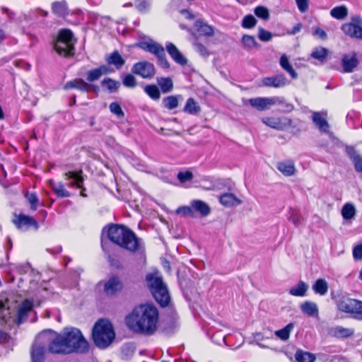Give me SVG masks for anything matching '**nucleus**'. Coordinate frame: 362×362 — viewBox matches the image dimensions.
Listing matches in <instances>:
<instances>
[{
  "label": "nucleus",
  "instance_id": "obj_1",
  "mask_svg": "<svg viewBox=\"0 0 362 362\" xmlns=\"http://www.w3.org/2000/svg\"><path fill=\"white\" fill-rule=\"evenodd\" d=\"M158 311L151 304H141L135 307L125 318L128 328L133 332L153 334L157 329Z\"/></svg>",
  "mask_w": 362,
  "mask_h": 362
},
{
  "label": "nucleus",
  "instance_id": "obj_2",
  "mask_svg": "<svg viewBox=\"0 0 362 362\" xmlns=\"http://www.w3.org/2000/svg\"><path fill=\"white\" fill-rule=\"evenodd\" d=\"M49 350L53 354L85 353L88 350V343L78 329L66 327L52 339Z\"/></svg>",
  "mask_w": 362,
  "mask_h": 362
},
{
  "label": "nucleus",
  "instance_id": "obj_3",
  "mask_svg": "<svg viewBox=\"0 0 362 362\" xmlns=\"http://www.w3.org/2000/svg\"><path fill=\"white\" fill-rule=\"evenodd\" d=\"M107 235L112 243L131 252L137 251L141 246V240L135 233L122 225L110 226Z\"/></svg>",
  "mask_w": 362,
  "mask_h": 362
},
{
  "label": "nucleus",
  "instance_id": "obj_4",
  "mask_svg": "<svg viewBox=\"0 0 362 362\" xmlns=\"http://www.w3.org/2000/svg\"><path fill=\"white\" fill-rule=\"evenodd\" d=\"M92 337L98 348L105 349L109 346L115 337L112 323L107 320H99L93 328Z\"/></svg>",
  "mask_w": 362,
  "mask_h": 362
},
{
  "label": "nucleus",
  "instance_id": "obj_5",
  "mask_svg": "<svg viewBox=\"0 0 362 362\" xmlns=\"http://www.w3.org/2000/svg\"><path fill=\"white\" fill-rule=\"evenodd\" d=\"M148 286L156 300L165 307L170 302V295L159 272H153L146 276Z\"/></svg>",
  "mask_w": 362,
  "mask_h": 362
},
{
  "label": "nucleus",
  "instance_id": "obj_6",
  "mask_svg": "<svg viewBox=\"0 0 362 362\" xmlns=\"http://www.w3.org/2000/svg\"><path fill=\"white\" fill-rule=\"evenodd\" d=\"M75 40L73 38V33L67 29L62 30L59 32L58 39L54 45V49L60 55L64 57L72 56L74 54Z\"/></svg>",
  "mask_w": 362,
  "mask_h": 362
},
{
  "label": "nucleus",
  "instance_id": "obj_7",
  "mask_svg": "<svg viewBox=\"0 0 362 362\" xmlns=\"http://www.w3.org/2000/svg\"><path fill=\"white\" fill-rule=\"evenodd\" d=\"M17 303L6 298L0 300V318L3 323L11 327L17 324L16 321Z\"/></svg>",
  "mask_w": 362,
  "mask_h": 362
},
{
  "label": "nucleus",
  "instance_id": "obj_8",
  "mask_svg": "<svg viewBox=\"0 0 362 362\" xmlns=\"http://www.w3.org/2000/svg\"><path fill=\"white\" fill-rule=\"evenodd\" d=\"M341 29L349 37L362 41V18L360 16H351L350 22L344 23Z\"/></svg>",
  "mask_w": 362,
  "mask_h": 362
},
{
  "label": "nucleus",
  "instance_id": "obj_9",
  "mask_svg": "<svg viewBox=\"0 0 362 362\" xmlns=\"http://www.w3.org/2000/svg\"><path fill=\"white\" fill-rule=\"evenodd\" d=\"M341 311L354 315L356 319L362 320V301L353 298L341 300Z\"/></svg>",
  "mask_w": 362,
  "mask_h": 362
},
{
  "label": "nucleus",
  "instance_id": "obj_10",
  "mask_svg": "<svg viewBox=\"0 0 362 362\" xmlns=\"http://www.w3.org/2000/svg\"><path fill=\"white\" fill-rule=\"evenodd\" d=\"M280 103V98L278 97L262 98L243 100L244 105H250L259 111H264L269 109L271 106Z\"/></svg>",
  "mask_w": 362,
  "mask_h": 362
},
{
  "label": "nucleus",
  "instance_id": "obj_11",
  "mask_svg": "<svg viewBox=\"0 0 362 362\" xmlns=\"http://www.w3.org/2000/svg\"><path fill=\"white\" fill-rule=\"evenodd\" d=\"M132 71L144 78H150L155 75V67L148 62H139L132 66Z\"/></svg>",
  "mask_w": 362,
  "mask_h": 362
},
{
  "label": "nucleus",
  "instance_id": "obj_12",
  "mask_svg": "<svg viewBox=\"0 0 362 362\" xmlns=\"http://www.w3.org/2000/svg\"><path fill=\"white\" fill-rule=\"evenodd\" d=\"M194 33H192V35L194 40H197V34L205 37H212L214 35V28L209 25L203 19H197L194 22Z\"/></svg>",
  "mask_w": 362,
  "mask_h": 362
},
{
  "label": "nucleus",
  "instance_id": "obj_13",
  "mask_svg": "<svg viewBox=\"0 0 362 362\" xmlns=\"http://www.w3.org/2000/svg\"><path fill=\"white\" fill-rule=\"evenodd\" d=\"M356 208L352 203L347 202L341 209V215L343 218V225H351L356 216Z\"/></svg>",
  "mask_w": 362,
  "mask_h": 362
},
{
  "label": "nucleus",
  "instance_id": "obj_14",
  "mask_svg": "<svg viewBox=\"0 0 362 362\" xmlns=\"http://www.w3.org/2000/svg\"><path fill=\"white\" fill-rule=\"evenodd\" d=\"M33 308V300L25 299L19 305H17L18 312L16 313L17 324H21L27 319L28 314Z\"/></svg>",
  "mask_w": 362,
  "mask_h": 362
},
{
  "label": "nucleus",
  "instance_id": "obj_15",
  "mask_svg": "<svg viewBox=\"0 0 362 362\" xmlns=\"http://www.w3.org/2000/svg\"><path fill=\"white\" fill-rule=\"evenodd\" d=\"M288 84V81L283 74L265 77L262 80V85L266 87L281 88Z\"/></svg>",
  "mask_w": 362,
  "mask_h": 362
},
{
  "label": "nucleus",
  "instance_id": "obj_16",
  "mask_svg": "<svg viewBox=\"0 0 362 362\" xmlns=\"http://www.w3.org/2000/svg\"><path fill=\"white\" fill-rule=\"evenodd\" d=\"M359 64L357 54L355 52L344 54L341 59L343 71L346 73H351Z\"/></svg>",
  "mask_w": 362,
  "mask_h": 362
},
{
  "label": "nucleus",
  "instance_id": "obj_17",
  "mask_svg": "<svg viewBox=\"0 0 362 362\" xmlns=\"http://www.w3.org/2000/svg\"><path fill=\"white\" fill-rule=\"evenodd\" d=\"M326 117L327 113L324 112H313L311 115L313 122L323 133L329 132V124Z\"/></svg>",
  "mask_w": 362,
  "mask_h": 362
},
{
  "label": "nucleus",
  "instance_id": "obj_18",
  "mask_svg": "<svg viewBox=\"0 0 362 362\" xmlns=\"http://www.w3.org/2000/svg\"><path fill=\"white\" fill-rule=\"evenodd\" d=\"M345 153L350 160H352L355 170L357 173L362 172V156L358 153L352 146H346Z\"/></svg>",
  "mask_w": 362,
  "mask_h": 362
},
{
  "label": "nucleus",
  "instance_id": "obj_19",
  "mask_svg": "<svg viewBox=\"0 0 362 362\" xmlns=\"http://www.w3.org/2000/svg\"><path fill=\"white\" fill-rule=\"evenodd\" d=\"M166 50L171 58L178 64L185 66L187 64V59L181 53L177 47L172 42H167Z\"/></svg>",
  "mask_w": 362,
  "mask_h": 362
},
{
  "label": "nucleus",
  "instance_id": "obj_20",
  "mask_svg": "<svg viewBox=\"0 0 362 362\" xmlns=\"http://www.w3.org/2000/svg\"><path fill=\"white\" fill-rule=\"evenodd\" d=\"M64 176L71 181L67 183L69 187L82 188L83 185V178L82 177V171H69L64 174Z\"/></svg>",
  "mask_w": 362,
  "mask_h": 362
},
{
  "label": "nucleus",
  "instance_id": "obj_21",
  "mask_svg": "<svg viewBox=\"0 0 362 362\" xmlns=\"http://www.w3.org/2000/svg\"><path fill=\"white\" fill-rule=\"evenodd\" d=\"M300 309L303 314L308 317H318L319 308L316 303L306 300L300 305Z\"/></svg>",
  "mask_w": 362,
  "mask_h": 362
},
{
  "label": "nucleus",
  "instance_id": "obj_22",
  "mask_svg": "<svg viewBox=\"0 0 362 362\" xmlns=\"http://www.w3.org/2000/svg\"><path fill=\"white\" fill-rule=\"evenodd\" d=\"M91 86L81 78H75L69 81L64 86V90L77 89L82 92H88Z\"/></svg>",
  "mask_w": 362,
  "mask_h": 362
},
{
  "label": "nucleus",
  "instance_id": "obj_23",
  "mask_svg": "<svg viewBox=\"0 0 362 362\" xmlns=\"http://www.w3.org/2000/svg\"><path fill=\"white\" fill-rule=\"evenodd\" d=\"M139 47L145 51L149 52L156 57L162 54L165 51L163 47L153 40H148L140 43Z\"/></svg>",
  "mask_w": 362,
  "mask_h": 362
},
{
  "label": "nucleus",
  "instance_id": "obj_24",
  "mask_svg": "<svg viewBox=\"0 0 362 362\" xmlns=\"http://www.w3.org/2000/svg\"><path fill=\"white\" fill-rule=\"evenodd\" d=\"M111 71V69L107 66L102 65L88 71L86 79L89 82H93L98 80L103 75L107 74Z\"/></svg>",
  "mask_w": 362,
  "mask_h": 362
},
{
  "label": "nucleus",
  "instance_id": "obj_25",
  "mask_svg": "<svg viewBox=\"0 0 362 362\" xmlns=\"http://www.w3.org/2000/svg\"><path fill=\"white\" fill-rule=\"evenodd\" d=\"M122 288V284L117 277H111L104 286V291L107 295H114Z\"/></svg>",
  "mask_w": 362,
  "mask_h": 362
},
{
  "label": "nucleus",
  "instance_id": "obj_26",
  "mask_svg": "<svg viewBox=\"0 0 362 362\" xmlns=\"http://www.w3.org/2000/svg\"><path fill=\"white\" fill-rule=\"evenodd\" d=\"M45 353L44 345L39 344L37 341L33 344L31 350L32 362H42Z\"/></svg>",
  "mask_w": 362,
  "mask_h": 362
},
{
  "label": "nucleus",
  "instance_id": "obj_27",
  "mask_svg": "<svg viewBox=\"0 0 362 362\" xmlns=\"http://www.w3.org/2000/svg\"><path fill=\"white\" fill-rule=\"evenodd\" d=\"M193 212L199 213L202 216H206L210 214L211 209L209 205L199 199L192 200L190 202Z\"/></svg>",
  "mask_w": 362,
  "mask_h": 362
},
{
  "label": "nucleus",
  "instance_id": "obj_28",
  "mask_svg": "<svg viewBox=\"0 0 362 362\" xmlns=\"http://www.w3.org/2000/svg\"><path fill=\"white\" fill-rule=\"evenodd\" d=\"M262 122L267 126L276 129L281 130L284 127L290 123V119H280V118H274V117H265L262 119Z\"/></svg>",
  "mask_w": 362,
  "mask_h": 362
},
{
  "label": "nucleus",
  "instance_id": "obj_29",
  "mask_svg": "<svg viewBox=\"0 0 362 362\" xmlns=\"http://www.w3.org/2000/svg\"><path fill=\"white\" fill-rule=\"evenodd\" d=\"M15 224L20 228L30 226H33L36 229L38 228L37 221L33 217L26 215H19L15 221Z\"/></svg>",
  "mask_w": 362,
  "mask_h": 362
},
{
  "label": "nucleus",
  "instance_id": "obj_30",
  "mask_svg": "<svg viewBox=\"0 0 362 362\" xmlns=\"http://www.w3.org/2000/svg\"><path fill=\"white\" fill-rule=\"evenodd\" d=\"M219 201L221 204L226 207L236 206L242 203L241 200L232 193H226L221 195Z\"/></svg>",
  "mask_w": 362,
  "mask_h": 362
},
{
  "label": "nucleus",
  "instance_id": "obj_31",
  "mask_svg": "<svg viewBox=\"0 0 362 362\" xmlns=\"http://www.w3.org/2000/svg\"><path fill=\"white\" fill-rule=\"evenodd\" d=\"M277 169L285 176H292L296 173L294 163L291 160L281 161L278 163Z\"/></svg>",
  "mask_w": 362,
  "mask_h": 362
},
{
  "label": "nucleus",
  "instance_id": "obj_32",
  "mask_svg": "<svg viewBox=\"0 0 362 362\" xmlns=\"http://www.w3.org/2000/svg\"><path fill=\"white\" fill-rule=\"evenodd\" d=\"M308 288V284L300 281L296 285L290 288L288 293L293 296L303 297L306 296Z\"/></svg>",
  "mask_w": 362,
  "mask_h": 362
},
{
  "label": "nucleus",
  "instance_id": "obj_33",
  "mask_svg": "<svg viewBox=\"0 0 362 362\" xmlns=\"http://www.w3.org/2000/svg\"><path fill=\"white\" fill-rule=\"evenodd\" d=\"M106 62L110 65H114L117 69H119L125 63V60L118 51H114L107 55L106 57Z\"/></svg>",
  "mask_w": 362,
  "mask_h": 362
},
{
  "label": "nucleus",
  "instance_id": "obj_34",
  "mask_svg": "<svg viewBox=\"0 0 362 362\" xmlns=\"http://www.w3.org/2000/svg\"><path fill=\"white\" fill-rule=\"evenodd\" d=\"M354 329L353 328H344L341 327V344L342 342L346 343L351 341L352 347L356 345V341L354 339Z\"/></svg>",
  "mask_w": 362,
  "mask_h": 362
},
{
  "label": "nucleus",
  "instance_id": "obj_35",
  "mask_svg": "<svg viewBox=\"0 0 362 362\" xmlns=\"http://www.w3.org/2000/svg\"><path fill=\"white\" fill-rule=\"evenodd\" d=\"M281 67L286 71L292 78L296 79L298 78V74L293 69V66L289 62L288 58L286 54H282L279 60Z\"/></svg>",
  "mask_w": 362,
  "mask_h": 362
},
{
  "label": "nucleus",
  "instance_id": "obj_36",
  "mask_svg": "<svg viewBox=\"0 0 362 362\" xmlns=\"http://www.w3.org/2000/svg\"><path fill=\"white\" fill-rule=\"evenodd\" d=\"M52 9L54 14L60 17L68 14V6L64 0L54 2L52 5Z\"/></svg>",
  "mask_w": 362,
  "mask_h": 362
},
{
  "label": "nucleus",
  "instance_id": "obj_37",
  "mask_svg": "<svg viewBox=\"0 0 362 362\" xmlns=\"http://www.w3.org/2000/svg\"><path fill=\"white\" fill-rule=\"evenodd\" d=\"M328 284L324 279H318L313 284L312 288L315 293L325 296L328 291Z\"/></svg>",
  "mask_w": 362,
  "mask_h": 362
},
{
  "label": "nucleus",
  "instance_id": "obj_38",
  "mask_svg": "<svg viewBox=\"0 0 362 362\" xmlns=\"http://www.w3.org/2000/svg\"><path fill=\"white\" fill-rule=\"evenodd\" d=\"M157 83L164 93L170 92L173 88V81L169 77L157 78Z\"/></svg>",
  "mask_w": 362,
  "mask_h": 362
},
{
  "label": "nucleus",
  "instance_id": "obj_39",
  "mask_svg": "<svg viewBox=\"0 0 362 362\" xmlns=\"http://www.w3.org/2000/svg\"><path fill=\"white\" fill-rule=\"evenodd\" d=\"M184 111L190 115H197L201 111V108L194 99L190 98L186 102Z\"/></svg>",
  "mask_w": 362,
  "mask_h": 362
},
{
  "label": "nucleus",
  "instance_id": "obj_40",
  "mask_svg": "<svg viewBox=\"0 0 362 362\" xmlns=\"http://www.w3.org/2000/svg\"><path fill=\"white\" fill-rule=\"evenodd\" d=\"M294 328V325L293 323L288 324L284 328L276 330L274 332V334L283 341H286L289 339L291 331Z\"/></svg>",
  "mask_w": 362,
  "mask_h": 362
},
{
  "label": "nucleus",
  "instance_id": "obj_41",
  "mask_svg": "<svg viewBox=\"0 0 362 362\" xmlns=\"http://www.w3.org/2000/svg\"><path fill=\"white\" fill-rule=\"evenodd\" d=\"M50 186L58 197H69L71 196L70 192L65 189L64 184L62 182H50Z\"/></svg>",
  "mask_w": 362,
  "mask_h": 362
},
{
  "label": "nucleus",
  "instance_id": "obj_42",
  "mask_svg": "<svg viewBox=\"0 0 362 362\" xmlns=\"http://www.w3.org/2000/svg\"><path fill=\"white\" fill-rule=\"evenodd\" d=\"M295 358L296 362H314L315 356L309 352L298 350L295 354Z\"/></svg>",
  "mask_w": 362,
  "mask_h": 362
},
{
  "label": "nucleus",
  "instance_id": "obj_43",
  "mask_svg": "<svg viewBox=\"0 0 362 362\" xmlns=\"http://www.w3.org/2000/svg\"><path fill=\"white\" fill-rule=\"evenodd\" d=\"M328 49L322 47H315L312 52L310 56L317 59L318 61L323 62L326 60L328 55Z\"/></svg>",
  "mask_w": 362,
  "mask_h": 362
},
{
  "label": "nucleus",
  "instance_id": "obj_44",
  "mask_svg": "<svg viewBox=\"0 0 362 362\" xmlns=\"http://www.w3.org/2000/svg\"><path fill=\"white\" fill-rule=\"evenodd\" d=\"M101 84L103 88L108 90L110 93L116 91L120 86V83L119 81L110 78H105L102 81Z\"/></svg>",
  "mask_w": 362,
  "mask_h": 362
},
{
  "label": "nucleus",
  "instance_id": "obj_45",
  "mask_svg": "<svg viewBox=\"0 0 362 362\" xmlns=\"http://www.w3.org/2000/svg\"><path fill=\"white\" fill-rule=\"evenodd\" d=\"M179 95H170L165 98L163 100L164 107L168 110H173L178 106Z\"/></svg>",
  "mask_w": 362,
  "mask_h": 362
},
{
  "label": "nucleus",
  "instance_id": "obj_46",
  "mask_svg": "<svg viewBox=\"0 0 362 362\" xmlns=\"http://www.w3.org/2000/svg\"><path fill=\"white\" fill-rule=\"evenodd\" d=\"M241 42L244 47L248 49H251L258 46V43L255 38L250 35H244L242 37Z\"/></svg>",
  "mask_w": 362,
  "mask_h": 362
},
{
  "label": "nucleus",
  "instance_id": "obj_47",
  "mask_svg": "<svg viewBox=\"0 0 362 362\" xmlns=\"http://www.w3.org/2000/svg\"><path fill=\"white\" fill-rule=\"evenodd\" d=\"M144 91L153 100H158L160 97V91L156 85H147L144 88Z\"/></svg>",
  "mask_w": 362,
  "mask_h": 362
},
{
  "label": "nucleus",
  "instance_id": "obj_48",
  "mask_svg": "<svg viewBox=\"0 0 362 362\" xmlns=\"http://www.w3.org/2000/svg\"><path fill=\"white\" fill-rule=\"evenodd\" d=\"M256 18L251 14L246 15L241 25L244 28L250 29L254 28L257 24Z\"/></svg>",
  "mask_w": 362,
  "mask_h": 362
},
{
  "label": "nucleus",
  "instance_id": "obj_49",
  "mask_svg": "<svg viewBox=\"0 0 362 362\" xmlns=\"http://www.w3.org/2000/svg\"><path fill=\"white\" fill-rule=\"evenodd\" d=\"M254 13L256 16L264 21L268 20L269 18V10L262 6H257L254 10Z\"/></svg>",
  "mask_w": 362,
  "mask_h": 362
},
{
  "label": "nucleus",
  "instance_id": "obj_50",
  "mask_svg": "<svg viewBox=\"0 0 362 362\" xmlns=\"http://www.w3.org/2000/svg\"><path fill=\"white\" fill-rule=\"evenodd\" d=\"M176 214L183 216L194 217V212L192 206H182L178 207L175 211Z\"/></svg>",
  "mask_w": 362,
  "mask_h": 362
},
{
  "label": "nucleus",
  "instance_id": "obj_51",
  "mask_svg": "<svg viewBox=\"0 0 362 362\" xmlns=\"http://www.w3.org/2000/svg\"><path fill=\"white\" fill-rule=\"evenodd\" d=\"M110 110L112 114L115 115L119 118H122L124 116V113L118 103L113 102L110 103Z\"/></svg>",
  "mask_w": 362,
  "mask_h": 362
},
{
  "label": "nucleus",
  "instance_id": "obj_52",
  "mask_svg": "<svg viewBox=\"0 0 362 362\" xmlns=\"http://www.w3.org/2000/svg\"><path fill=\"white\" fill-rule=\"evenodd\" d=\"M177 177L181 183H185L186 182L191 181L193 179L194 175L191 171L187 170L185 172H179Z\"/></svg>",
  "mask_w": 362,
  "mask_h": 362
},
{
  "label": "nucleus",
  "instance_id": "obj_53",
  "mask_svg": "<svg viewBox=\"0 0 362 362\" xmlns=\"http://www.w3.org/2000/svg\"><path fill=\"white\" fill-rule=\"evenodd\" d=\"M151 0H136L135 5L136 8L141 12H145L149 9Z\"/></svg>",
  "mask_w": 362,
  "mask_h": 362
},
{
  "label": "nucleus",
  "instance_id": "obj_54",
  "mask_svg": "<svg viewBox=\"0 0 362 362\" xmlns=\"http://www.w3.org/2000/svg\"><path fill=\"white\" fill-rule=\"evenodd\" d=\"M272 33L262 28H258V38L262 42H269L272 38Z\"/></svg>",
  "mask_w": 362,
  "mask_h": 362
},
{
  "label": "nucleus",
  "instance_id": "obj_55",
  "mask_svg": "<svg viewBox=\"0 0 362 362\" xmlns=\"http://www.w3.org/2000/svg\"><path fill=\"white\" fill-rule=\"evenodd\" d=\"M122 83L123 85L127 88H134L136 86L135 77L129 74L124 76Z\"/></svg>",
  "mask_w": 362,
  "mask_h": 362
},
{
  "label": "nucleus",
  "instance_id": "obj_56",
  "mask_svg": "<svg viewBox=\"0 0 362 362\" xmlns=\"http://www.w3.org/2000/svg\"><path fill=\"white\" fill-rule=\"evenodd\" d=\"M28 202L30 204V209L32 210H36L38 205V198L35 193H27L25 195Z\"/></svg>",
  "mask_w": 362,
  "mask_h": 362
},
{
  "label": "nucleus",
  "instance_id": "obj_57",
  "mask_svg": "<svg viewBox=\"0 0 362 362\" xmlns=\"http://www.w3.org/2000/svg\"><path fill=\"white\" fill-rule=\"evenodd\" d=\"M194 47L197 52H199L202 56H207L209 55V51L206 49V47L203 45L202 44L197 42V40H195V41L193 43Z\"/></svg>",
  "mask_w": 362,
  "mask_h": 362
},
{
  "label": "nucleus",
  "instance_id": "obj_58",
  "mask_svg": "<svg viewBox=\"0 0 362 362\" xmlns=\"http://www.w3.org/2000/svg\"><path fill=\"white\" fill-rule=\"evenodd\" d=\"M157 58L160 66H161L163 69H168L170 67V63L168 62L165 57V51L163 52L162 54H159L158 56H157Z\"/></svg>",
  "mask_w": 362,
  "mask_h": 362
},
{
  "label": "nucleus",
  "instance_id": "obj_59",
  "mask_svg": "<svg viewBox=\"0 0 362 362\" xmlns=\"http://www.w3.org/2000/svg\"><path fill=\"white\" fill-rule=\"evenodd\" d=\"M289 219L296 226H299L303 223V218L296 211L293 212Z\"/></svg>",
  "mask_w": 362,
  "mask_h": 362
},
{
  "label": "nucleus",
  "instance_id": "obj_60",
  "mask_svg": "<svg viewBox=\"0 0 362 362\" xmlns=\"http://www.w3.org/2000/svg\"><path fill=\"white\" fill-rule=\"evenodd\" d=\"M353 257L355 260L362 259V243L357 245L354 247Z\"/></svg>",
  "mask_w": 362,
  "mask_h": 362
},
{
  "label": "nucleus",
  "instance_id": "obj_61",
  "mask_svg": "<svg viewBox=\"0 0 362 362\" xmlns=\"http://www.w3.org/2000/svg\"><path fill=\"white\" fill-rule=\"evenodd\" d=\"M298 10L301 13H305L308 8V0H296Z\"/></svg>",
  "mask_w": 362,
  "mask_h": 362
},
{
  "label": "nucleus",
  "instance_id": "obj_62",
  "mask_svg": "<svg viewBox=\"0 0 362 362\" xmlns=\"http://www.w3.org/2000/svg\"><path fill=\"white\" fill-rule=\"evenodd\" d=\"M313 35L323 40L327 37L326 32L319 27L314 28Z\"/></svg>",
  "mask_w": 362,
  "mask_h": 362
},
{
  "label": "nucleus",
  "instance_id": "obj_63",
  "mask_svg": "<svg viewBox=\"0 0 362 362\" xmlns=\"http://www.w3.org/2000/svg\"><path fill=\"white\" fill-rule=\"evenodd\" d=\"M10 339V336L5 332L0 330V343H6Z\"/></svg>",
  "mask_w": 362,
  "mask_h": 362
},
{
  "label": "nucleus",
  "instance_id": "obj_64",
  "mask_svg": "<svg viewBox=\"0 0 362 362\" xmlns=\"http://www.w3.org/2000/svg\"><path fill=\"white\" fill-rule=\"evenodd\" d=\"M302 28V24L301 23H297L296 25H294L293 27V28L291 29V30L288 31V33L289 35H296V33H298V32H300V30H301Z\"/></svg>",
  "mask_w": 362,
  "mask_h": 362
}]
</instances>
